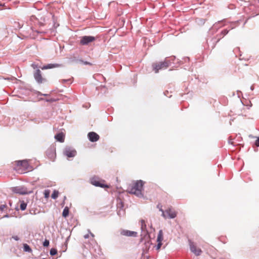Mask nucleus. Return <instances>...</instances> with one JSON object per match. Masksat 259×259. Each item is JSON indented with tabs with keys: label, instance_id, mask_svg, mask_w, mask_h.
Masks as SVG:
<instances>
[{
	"label": "nucleus",
	"instance_id": "nucleus-28",
	"mask_svg": "<svg viewBox=\"0 0 259 259\" xmlns=\"http://www.w3.org/2000/svg\"><path fill=\"white\" fill-rule=\"evenodd\" d=\"M32 67H33V68H35V66L34 65H32Z\"/></svg>",
	"mask_w": 259,
	"mask_h": 259
},
{
	"label": "nucleus",
	"instance_id": "nucleus-9",
	"mask_svg": "<svg viewBox=\"0 0 259 259\" xmlns=\"http://www.w3.org/2000/svg\"><path fill=\"white\" fill-rule=\"evenodd\" d=\"M13 192L16 193H18L20 194H26L28 193L27 190L26 188L21 186L15 187H14L12 189Z\"/></svg>",
	"mask_w": 259,
	"mask_h": 259
},
{
	"label": "nucleus",
	"instance_id": "nucleus-6",
	"mask_svg": "<svg viewBox=\"0 0 259 259\" xmlns=\"http://www.w3.org/2000/svg\"><path fill=\"white\" fill-rule=\"evenodd\" d=\"M95 37L92 36H83L80 37V44L81 45H87L89 43L94 41Z\"/></svg>",
	"mask_w": 259,
	"mask_h": 259
},
{
	"label": "nucleus",
	"instance_id": "nucleus-22",
	"mask_svg": "<svg viewBox=\"0 0 259 259\" xmlns=\"http://www.w3.org/2000/svg\"><path fill=\"white\" fill-rule=\"evenodd\" d=\"M57 253V249L55 248H52L50 250V254L51 255H54Z\"/></svg>",
	"mask_w": 259,
	"mask_h": 259
},
{
	"label": "nucleus",
	"instance_id": "nucleus-16",
	"mask_svg": "<svg viewBox=\"0 0 259 259\" xmlns=\"http://www.w3.org/2000/svg\"><path fill=\"white\" fill-rule=\"evenodd\" d=\"M69 208L68 207H65L64 209H63V212H62V216L64 218H66L69 215Z\"/></svg>",
	"mask_w": 259,
	"mask_h": 259
},
{
	"label": "nucleus",
	"instance_id": "nucleus-29",
	"mask_svg": "<svg viewBox=\"0 0 259 259\" xmlns=\"http://www.w3.org/2000/svg\"><path fill=\"white\" fill-rule=\"evenodd\" d=\"M147 259H148V258H147Z\"/></svg>",
	"mask_w": 259,
	"mask_h": 259
},
{
	"label": "nucleus",
	"instance_id": "nucleus-26",
	"mask_svg": "<svg viewBox=\"0 0 259 259\" xmlns=\"http://www.w3.org/2000/svg\"><path fill=\"white\" fill-rule=\"evenodd\" d=\"M13 238L15 240H18L19 239V238L17 236H13Z\"/></svg>",
	"mask_w": 259,
	"mask_h": 259
},
{
	"label": "nucleus",
	"instance_id": "nucleus-1",
	"mask_svg": "<svg viewBox=\"0 0 259 259\" xmlns=\"http://www.w3.org/2000/svg\"><path fill=\"white\" fill-rule=\"evenodd\" d=\"M144 182L142 180L133 182L128 187V192L138 197L143 196V185Z\"/></svg>",
	"mask_w": 259,
	"mask_h": 259
},
{
	"label": "nucleus",
	"instance_id": "nucleus-21",
	"mask_svg": "<svg viewBox=\"0 0 259 259\" xmlns=\"http://www.w3.org/2000/svg\"><path fill=\"white\" fill-rule=\"evenodd\" d=\"M50 191L49 190H46L44 191V195L46 198H49L50 196Z\"/></svg>",
	"mask_w": 259,
	"mask_h": 259
},
{
	"label": "nucleus",
	"instance_id": "nucleus-5",
	"mask_svg": "<svg viewBox=\"0 0 259 259\" xmlns=\"http://www.w3.org/2000/svg\"><path fill=\"white\" fill-rule=\"evenodd\" d=\"M90 181L92 185L96 187H100L101 188H109L108 185L104 184V181L101 180L98 178L93 177L91 179Z\"/></svg>",
	"mask_w": 259,
	"mask_h": 259
},
{
	"label": "nucleus",
	"instance_id": "nucleus-18",
	"mask_svg": "<svg viewBox=\"0 0 259 259\" xmlns=\"http://www.w3.org/2000/svg\"><path fill=\"white\" fill-rule=\"evenodd\" d=\"M23 249L25 251L30 252L32 251V249L27 244H23Z\"/></svg>",
	"mask_w": 259,
	"mask_h": 259
},
{
	"label": "nucleus",
	"instance_id": "nucleus-20",
	"mask_svg": "<svg viewBox=\"0 0 259 259\" xmlns=\"http://www.w3.org/2000/svg\"><path fill=\"white\" fill-rule=\"evenodd\" d=\"M59 192L58 191L54 190L53 194H52V198L53 199H56L58 197Z\"/></svg>",
	"mask_w": 259,
	"mask_h": 259
},
{
	"label": "nucleus",
	"instance_id": "nucleus-12",
	"mask_svg": "<svg viewBox=\"0 0 259 259\" xmlns=\"http://www.w3.org/2000/svg\"><path fill=\"white\" fill-rule=\"evenodd\" d=\"M88 136L89 140L92 142H96L99 139V136L93 132H90Z\"/></svg>",
	"mask_w": 259,
	"mask_h": 259
},
{
	"label": "nucleus",
	"instance_id": "nucleus-7",
	"mask_svg": "<svg viewBox=\"0 0 259 259\" xmlns=\"http://www.w3.org/2000/svg\"><path fill=\"white\" fill-rule=\"evenodd\" d=\"M190 248L191 252L194 253L196 255H200L202 253V250L200 248L197 247L194 243L193 242L189 240Z\"/></svg>",
	"mask_w": 259,
	"mask_h": 259
},
{
	"label": "nucleus",
	"instance_id": "nucleus-13",
	"mask_svg": "<svg viewBox=\"0 0 259 259\" xmlns=\"http://www.w3.org/2000/svg\"><path fill=\"white\" fill-rule=\"evenodd\" d=\"M64 154L68 158L73 157L76 154V151L75 150L70 149H66L64 151Z\"/></svg>",
	"mask_w": 259,
	"mask_h": 259
},
{
	"label": "nucleus",
	"instance_id": "nucleus-25",
	"mask_svg": "<svg viewBox=\"0 0 259 259\" xmlns=\"http://www.w3.org/2000/svg\"><path fill=\"white\" fill-rule=\"evenodd\" d=\"M6 208V205H1L0 206V209L2 210H3L5 208Z\"/></svg>",
	"mask_w": 259,
	"mask_h": 259
},
{
	"label": "nucleus",
	"instance_id": "nucleus-19",
	"mask_svg": "<svg viewBox=\"0 0 259 259\" xmlns=\"http://www.w3.org/2000/svg\"><path fill=\"white\" fill-rule=\"evenodd\" d=\"M26 206H27V204L24 201H20V209L22 210H24L26 208Z\"/></svg>",
	"mask_w": 259,
	"mask_h": 259
},
{
	"label": "nucleus",
	"instance_id": "nucleus-14",
	"mask_svg": "<svg viewBox=\"0 0 259 259\" xmlns=\"http://www.w3.org/2000/svg\"><path fill=\"white\" fill-rule=\"evenodd\" d=\"M55 138L59 142H64V138H65V135L63 133H60L58 134H57L55 136Z\"/></svg>",
	"mask_w": 259,
	"mask_h": 259
},
{
	"label": "nucleus",
	"instance_id": "nucleus-24",
	"mask_svg": "<svg viewBox=\"0 0 259 259\" xmlns=\"http://www.w3.org/2000/svg\"><path fill=\"white\" fill-rule=\"evenodd\" d=\"M255 145L257 146H259V137L257 138V139L255 141Z\"/></svg>",
	"mask_w": 259,
	"mask_h": 259
},
{
	"label": "nucleus",
	"instance_id": "nucleus-23",
	"mask_svg": "<svg viewBox=\"0 0 259 259\" xmlns=\"http://www.w3.org/2000/svg\"><path fill=\"white\" fill-rule=\"evenodd\" d=\"M49 241L48 240L46 239L43 243V245L45 247H47L49 245Z\"/></svg>",
	"mask_w": 259,
	"mask_h": 259
},
{
	"label": "nucleus",
	"instance_id": "nucleus-11",
	"mask_svg": "<svg viewBox=\"0 0 259 259\" xmlns=\"http://www.w3.org/2000/svg\"><path fill=\"white\" fill-rule=\"evenodd\" d=\"M120 233L122 236H133L136 237L137 236V232L135 231H129L127 230H121L120 232Z\"/></svg>",
	"mask_w": 259,
	"mask_h": 259
},
{
	"label": "nucleus",
	"instance_id": "nucleus-10",
	"mask_svg": "<svg viewBox=\"0 0 259 259\" xmlns=\"http://www.w3.org/2000/svg\"><path fill=\"white\" fill-rule=\"evenodd\" d=\"M163 239V232L161 230H160L158 234L157 238V245L156 246V249L159 250L161 245H162V241Z\"/></svg>",
	"mask_w": 259,
	"mask_h": 259
},
{
	"label": "nucleus",
	"instance_id": "nucleus-17",
	"mask_svg": "<svg viewBox=\"0 0 259 259\" xmlns=\"http://www.w3.org/2000/svg\"><path fill=\"white\" fill-rule=\"evenodd\" d=\"M141 228L142 231L146 230V224L144 220H141Z\"/></svg>",
	"mask_w": 259,
	"mask_h": 259
},
{
	"label": "nucleus",
	"instance_id": "nucleus-4",
	"mask_svg": "<svg viewBox=\"0 0 259 259\" xmlns=\"http://www.w3.org/2000/svg\"><path fill=\"white\" fill-rule=\"evenodd\" d=\"M170 62L165 59L163 62H159L158 63H155L153 64L152 67L153 70L155 71V73H158L159 70L161 69H165L168 68L169 66Z\"/></svg>",
	"mask_w": 259,
	"mask_h": 259
},
{
	"label": "nucleus",
	"instance_id": "nucleus-2",
	"mask_svg": "<svg viewBox=\"0 0 259 259\" xmlns=\"http://www.w3.org/2000/svg\"><path fill=\"white\" fill-rule=\"evenodd\" d=\"M16 166L15 169L19 173H25L27 170H29V163L26 160L16 161L15 162Z\"/></svg>",
	"mask_w": 259,
	"mask_h": 259
},
{
	"label": "nucleus",
	"instance_id": "nucleus-3",
	"mask_svg": "<svg viewBox=\"0 0 259 259\" xmlns=\"http://www.w3.org/2000/svg\"><path fill=\"white\" fill-rule=\"evenodd\" d=\"M159 210L162 212V215L165 219H174L177 215V212L171 207H168L164 211L161 207L159 208Z\"/></svg>",
	"mask_w": 259,
	"mask_h": 259
},
{
	"label": "nucleus",
	"instance_id": "nucleus-15",
	"mask_svg": "<svg viewBox=\"0 0 259 259\" xmlns=\"http://www.w3.org/2000/svg\"><path fill=\"white\" fill-rule=\"evenodd\" d=\"M59 65L57 64H49L41 67L42 70L51 69L58 67Z\"/></svg>",
	"mask_w": 259,
	"mask_h": 259
},
{
	"label": "nucleus",
	"instance_id": "nucleus-8",
	"mask_svg": "<svg viewBox=\"0 0 259 259\" xmlns=\"http://www.w3.org/2000/svg\"><path fill=\"white\" fill-rule=\"evenodd\" d=\"M34 77L38 83H41L43 81L46 80V79L42 77L41 71L39 69H37L34 72Z\"/></svg>",
	"mask_w": 259,
	"mask_h": 259
},
{
	"label": "nucleus",
	"instance_id": "nucleus-27",
	"mask_svg": "<svg viewBox=\"0 0 259 259\" xmlns=\"http://www.w3.org/2000/svg\"><path fill=\"white\" fill-rule=\"evenodd\" d=\"M84 64H89V65H92V64H91V63H90V62H85L84 63Z\"/></svg>",
	"mask_w": 259,
	"mask_h": 259
}]
</instances>
